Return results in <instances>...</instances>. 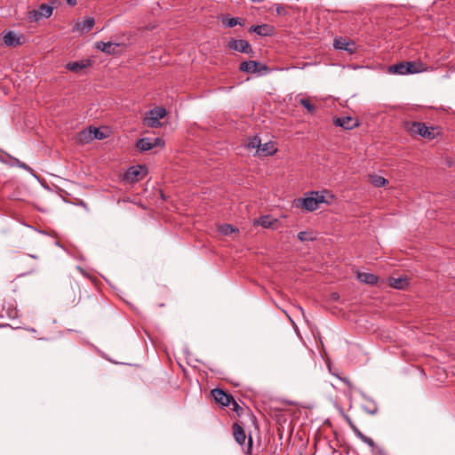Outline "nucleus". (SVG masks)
Instances as JSON below:
<instances>
[{"mask_svg": "<svg viewBox=\"0 0 455 455\" xmlns=\"http://www.w3.org/2000/svg\"><path fill=\"white\" fill-rule=\"evenodd\" d=\"M405 130L412 136H419L427 140H434L438 135V129L434 126H427L420 122H406Z\"/></svg>", "mask_w": 455, "mask_h": 455, "instance_id": "1", "label": "nucleus"}, {"mask_svg": "<svg viewBox=\"0 0 455 455\" xmlns=\"http://www.w3.org/2000/svg\"><path fill=\"white\" fill-rule=\"evenodd\" d=\"M166 109L162 107H156L147 112L143 120L145 125L152 128L161 126L160 120L166 116Z\"/></svg>", "mask_w": 455, "mask_h": 455, "instance_id": "2", "label": "nucleus"}, {"mask_svg": "<svg viewBox=\"0 0 455 455\" xmlns=\"http://www.w3.org/2000/svg\"><path fill=\"white\" fill-rule=\"evenodd\" d=\"M53 12V6L47 4H42L38 9L28 12V19L30 21L37 22L43 18H49Z\"/></svg>", "mask_w": 455, "mask_h": 455, "instance_id": "3", "label": "nucleus"}, {"mask_svg": "<svg viewBox=\"0 0 455 455\" xmlns=\"http://www.w3.org/2000/svg\"><path fill=\"white\" fill-rule=\"evenodd\" d=\"M239 70L244 73L255 74L267 71L268 68L266 65L261 64L255 60L243 61L239 65Z\"/></svg>", "mask_w": 455, "mask_h": 455, "instance_id": "4", "label": "nucleus"}, {"mask_svg": "<svg viewBox=\"0 0 455 455\" xmlns=\"http://www.w3.org/2000/svg\"><path fill=\"white\" fill-rule=\"evenodd\" d=\"M147 173V169L141 165H136L130 167L125 174L124 178L126 180L133 183L140 180Z\"/></svg>", "mask_w": 455, "mask_h": 455, "instance_id": "5", "label": "nucleus"}, {"mask_svg": "<svg viewBox=\"0 0 455 455\" xmlns=\"http://www.w3.org/2000/svg\"><path fill=\"white\" fill-rule=\"evenodd\" d=\"M228 46L230 50L237 51L239 52L247 54L253 53V50L251 44L243 39H232L228 42Z\"/></svg>", "mask_w": 455, "mask_h": 455, "instance_id": "6", "label": "nucleus"}, {"mask_svg": "<svg viewBox=\"0 0 455 455\" xmlns=\"http://www.w3.org/2000/svg\"><path fill=\"white\" fill-rule=\"evenodd\" d=\"M211 394L215 402L221 406L226 407L231 405V402L233 401L231 395L219 388L212 390Z\"/></svg>", "mask_w": 455, "mask_h": 455, "instance_id": "7", "label": "nucleus"}, {"mask_svg": "<svg viewBox=\"0 0 455 455\" xmlns=\"http://www.w3.org/2000/svg\"><path fill=\"white\" fill-rule=\"evenodd\" d=\"M252 224L261 226L264 228L276 229L279 227V221L277 219L273 218L270 215L261 216L258 219L253 220Z\"/></svg>", "mask_w": 455, "mask_h": 455, "instance_id": "8", "label": "nucleus"}, {"mask_svg": "<svg viewBox=\"0 0 455 455\" xmlns=\"http://www.w3.org/2000/svg\"><path fill=\"white\" fill-rule=\"evenodd\" d=\"M0 162L11 167L18 166L27 171L30 170V167L25 163L20 162L18 158H15L5 152H0Z\"/></svg>", "mask_w": 455, "mask_h": 455, "instance_id": "9", "label": "nucleus"}, {"mask_svg": "<svg viewBox=\"0 0 455 455\" xmlns=\"http://www.w3.org/2000/svg\"><path fill=\"white\" fill-rule=\"evenodd\" d=\"M3 41L4 44L9 47L21 45L24 42L22 36H19L12 31H8L5 33L3 36Z\"/></svg>", "mask_w": 455, "mask_h": 455, "instance_id": "10", "label": "nucleus"}, {"mask_svg": "<svg viewBox=\"0 0 455 455\" xmlns=\"http://www.w3.org/2000/svg\"><path fill=\"white\" fill-rule=\"evenodd\" d=\"M295 205L309 212H313L318 207L317 201L315 199L314 196L298 199L295 202Z\"/></svg>", "mask_w": 455, "mask_h": 455, "instance_id": "11", "label": "nucleus"}, {"mask_svg": "<svg viewBox=\"0 0 455 455\" xmlns=\"http://www.w3.org/2000/svg\"><path fill=\"white\" fill-rule=\"evenodd\" d=\"M94 24H95L94 19L92 17H88L84 21H77L75 24L72 30H73V32L77 31L81 34H84L85 32H89L90 30H92Z\"/></svg>", "mask_w": 455, "mask_h": 455, "instance_id": "12", "label": "nucleus"}, {"mask_svg": "<svg viewBox=\"0 0 455 455\" xmlns=\"http://www.w3.org/2000/svg\"><path fill=\"white\" fill-rule=\"evenodd\" d=\"M333 123L336 126H340L346 130H351L358 125L357 121L349 116L337 117Z\"/></svg>", "mask_w": 455, "mask_h": 455, "instance_id": "13", "label": "nucleus"}, {"mask_svg": "<svg viewBox=\"0 0 455 455\" xmlns=\"http://www.w3.org/2000/svg\"><path fill=\"white\" fill-rule=\"evenodd\" d=\"M333 45L336 49L345 50L349 52H353L355 51V44L353 42L347 41L344 37H338L334 40Z\"/></svg>", "mask_w": 455, "mask_h": 455, "instance_id": "14", "label": "nucleus"}, {"mask_svg": "<svg viewBox=\"0 0 455 455\" xmlns=\"http://www.w3.org/2000/svg\"><path fill=\"white\" fill-rule=\"evenodd\" d=\"M347 423L350 427V428L353 430V432L355 433V435L361 440L363 441V443H365L366 444H368L370 447H374L375 446V443L373 442V440L366 435H364L359 429L358 427L355 426V424L349 419H347Z\"/></svg>", "mask_w": 455, "mask_h": 455, "instance_id": "15", "label": "nucleus"}, {"mask_svg": "<svg viewBox=\"0 0 455 455\" xmlns=\"http://www.w3.org/2000/svg\"><path fill=\"white\" fill-rule=\"evenodd\" d=\"M249 32L256 33L257 35H259L260 36H268L273 34V28L267 24L251 26L249 28Z\"/></svg>", "mask_w": 455, "mask_h": 455, "instance_id": "16", "label": "nucleus"}, {"mask_svg": "<svg viewBox=\"0 0 455 455\" xmlns=\"http://www.w3.org/2000/svg\"><path fill=\"white\" fill-rule=\"evenodd\" d=\"M96 48L102 52L107 54H115L116 48L119 47L118 44H114L111 42H97L95 44Z\"/></svg>", "mask_w": 455, "mask_h": 455, "instance_id": "17", "label": "nucleus"}, {"mask_svg": "<svg viewBox=\"0 0 455 455\" xmlns=\"http://www.w3.org/2000/svg\"><path fill=\"white\" fill-rule=\"evenodd\" d=\"M233 435H234L235 441L237 442V443H239L240 445H243L245 443V440H246L245 432H244L243 428L238 423L233 424Z\"/></svg>", "mask_w": 455, "mask_h": 455, "instance_id": "18", "label": "nucleus"}, {"mask_svg": "<svg viewBox=\"0 0 455 455\" xmlns=\"http://www.w3.org/2000/svg\"><path fill=\"white\" fill-rule=\"evenodd\" d=\"M89 66H91V60H81V61L69 62L66 65V68L69 71H72L74 73H78L82 69H84Z\"/></svg>", "mask_w": 455, "mask_h": 455, "instance_id": "19", "label": "nucleus"}, {"mask_svg": "<svg viewBox=\"0 0 455 455\" xmlns=\"http://www.w3.org/2000/svg\"><path fill=\"white\" fill-rule=\"evenodd\" d=\"M277 148L275 143L273 141H268L264 144L261 143V147L259 148V154L266 156H273L276 153Z\"/></svg>", "mask_w": 455, "mask_h": 455, "instance_id": "20", "label": "nucleus"}, {"mask_svg": "<svg viewBox=\"0 0 455 455\" xmlns=\"http://www.w3.org/2000/svg\"><path fill=\"white\" fill-rule=\"evenodd\" d=\"M221 22L225 27L233 28L236 25L243 26V20L238 17H229L228 15H224L221 17Z\"/></svg>", "mask_w": 455, "mask_h": 455, "instance_id": "21", "label": "nucleus"}, {"mask_svg": "<svg viewBox=\"0 0 455 455\" xmlns=\"http://www.w3.org/2000/svg\"><path fill=\"white\" fill-rule=\"evenodd\" d=\"M357 278L360 282L367 284H375L378 282V276L371 273L358 272Z\"/></svg>", "mask_w": 455, "mask_h": 455, "instance_id": "22", "label": "nucleus"}, {"mask_svg": "<svg viewBox=\"0 0 455 455\" xmlns=\"http://www.w3.org/2000/svg\"><path fill=\"white\" fill-rule=\"evenodd\" d=\"M369 182L376 188L385 187L388 184L387 179L377 174L369 175Z\"/></svg>", "mask_w": 455, "mask_h": 455, "instance_id": "23", "label": "nucleus"}, {"mask_svg": "<svg viewBox=\"0 0 455 455\" xmlns=\"http://www.w3.org/2000/svg\"><path fill=\"white\" fill-rule=\"evenodd\" d=\"M93 140L92 128L80 132L77 135V141L81 144H87Z\"/></svg>", "mask_w": 455, "mask_h": 455, "instance_id": "24", "label": "nucleus"}, {"mask_svg": "<svg viewBox=\"0 0 455 455\" xmlns=\"http://www.w3.org/2000/svg\"><path fill=\"white\" fill-rule=\"evenodd\" d=\"M388 283L391 287L395 289H403L405 286H407L408 282L406 278L403 277H390L388 279Z\"/></svg>", "mask_w": 455, "mask_h": 455, "instance_id": "25", "label": "nucleus"}, {"mask_svg": "<svg viewBox=\"0 0 455 455\" xmlns=\"http://www.w3.org/2000/svg\"><path fill=\"white\" fill-rule=\"evenodd\" d=\"M408 68H406V62H400L389 67V72L399 75H407Z\"/></svg>", "mask_w": 455, "mask_h": 455, "instance_id": "26", "label": "nucleus"}, {"mask_svg": "<svg viewBox=\"0 0 455 455\" xmlns=\"http://www.w3.org/2000/svg\"><path fill=\"white\" fill-rule=\"evenodd\" d=\"M137 148L141 151H148L153 148L152 140L143 138L137 142Z\"/></svg>", "mask_w": 455, "mask_h": 455, "instance_id": "27", "label": "nucleus"}, {"mask_svg": "<svg viewBox=\"0 0 455 455\" xmlns=\"http://www.w3.org/2000/svg\"><path fill=\"white\" fill-rule=\"evenodd\" d=\"M406 68H408V69H409L408 74L419 73L424 70L422 63H417V62H411V61L406 62Z\"/></svg>", "mask_w": 455, "mask_h": 455, "instance_id": "28", "label": "nucleus"}, {"mask_svg": "<svg viewBox=\"0 0 455 455\" xmlns=\"http://www.w3.org/2000/svg\"><path fill=\"white\" fill-rule=\"evenodd\" d=\"M298 238L301 242L314 241L315 239L312 232L302 231L298 234Z\"/></svg>", "mask_w": 455, "mask_h": 455, "instance_id": "29", "label": "nucleus"}, {"mask_svg": "<svg viewBox=\"0 0 455 455\" xmlns=\"http://www.w3.org/2000/svg\"><path fill=\"white\" fill-rule=\"evenodd\" d=\"M299 103L311 114L315 112V106L308 99H300Z\"/></svg>", "mask_w": 455, "mask_h": 455, "instance_id": "30", "label": "nucleus"}, {"mask_svg": "<svg viewBox=\"0 0 455 455\" xmlns=\"http://www.w3.org/2000/svg\"><path fill=\"white\" fill-rule=\"evenodd\" d=\"M220 231L223 235H231V234L236 232L237 229L234 226H232L230 224H224V225L220 226Z\"/></svg>", "mask_w": 455, "mask_h": 455, "instance_id": "31", "label": "nucleus"}, {"mask_svg": "<svg viewBox=\"0 0 455 455\" xmlns=\"http://www.w3.org/2000/svg\"><path fill=\"white\" fill-rule=\"evenodd\" d=\"M247 147L250 148H256L257 152H259V148L261 147V140H260V139L258 136H255V137L251 138L249 140V142L247 144Z\"/></svg>", "mask_w": 455, "mask_h": 455, "instance_id": "32", "label": "nucleus"}, {"mask_svg": "<svg viewBox=\"0 0 455 455\" xmlns=\"http://www.w3.org/2000/svg\"><path fill=\"white\" fill-rule=\"evenodd\" d=\"M92 132L93 136V140H102L105 136L102 132L100 131L98 128H92Z\"/></svg>", "mask_w": 455, "mask_h": 455, "instance_id": "33", "label": "nucleus"}, {"mask_svg": "<svg viewBox=\"0 0 455 455\" xmlns=\"http://www.w3.org/2000/svg\"><path fill=\"white\" fill-rule=\"evenodd\" d=\"M152 144H153V148H155V147L163 148L164 146V140H162L160 138H156V139L152 140Z\"/></svg>", "mask_w": 455, "mask_h": 455, "instance_id": "34", "label": "nucleus"}, {"mask_svg": "<svg viewBox=\"0 0 455 455\" xmlns=\"http://www.w3.org/2000/svg\"><path fill=\"white\" fill-rule=\"evenodd\" d=\"M311 195L314 196L315 199L317 201V205L320 203L325 202L324 196H320L318 194V192H312Z\"/></svg>", "mask_w": 455, "mask_h": 455, "instance_id": "35", "label": "nucleus"}, {"mask_svg": "<svg viewBox=\"0 0 455 455\" xmlns=\"http://www.w3.org/2000/svg\"><path fill=\"white\" fill-rule=\"evenodd\" d=\"M251 445H252V439L251 437L250 436L249 437V440H248V446H247V450H246V453H251Z\"/></svg>", "mask_w": 455, "mask_h": 455, "instance_id": "36", "label": "nucleus"}, {"mask_svg": "<svg viewBox=\"0 0 455 455\" xmlns=\"http://www.w3.org/2000/svg\"><path fill=\"white\" fill-rule=\"evenodd\" d=\"M231 404L233 405V410L234 411H237L238 408H239V405L238 403L235 401V399L233 398V401L231 402Z\"/></svg>", "mask_w": 455, "mask_h": 455, "instance_id": "37", "label": "nucleus"}, {"mask_svg": "<svg viewBox=\"0 0 455 455\" xmlns=\"http://www.w3.org/2000/svg\"><path fill=\"white\" fill-rule=\"evenodd\" d=\"M67 4L70 6H75L76 4V0H67Z\"/></svg>", "mask_w": 455, "mask_h": 455, "instance_id": "38", "label": "nucleus"}, {"mask_svg": "<svg viewBox=\"0 0 455 455\" xmlns=\"http://www.w3.org/2000/svg\"><path fill=\"white\" fill-rule=\"evenodd\" d=\"M339 293H337V292H333V293H331V299H332L333 300H338V299H339Z\"/></svg>", "mask_w": 455, "mask_h": 455, "instance_id": "39", "label": "nucleus"}]
</instances>
